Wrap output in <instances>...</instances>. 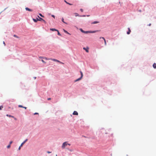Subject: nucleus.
<instances>
[{"instance_id": "37", "label": "nucleus", "mask_w": 156, "mask_h": 156, "mask_svg": "<svg viewBox=\"0 0 156 156\" xmlns=\"http://www.w3.org/2000/svg\"><path fill=\"white\" fill-rule=\"evenodd\" d=\"M47 153H49H49H50L51 152L49 151H47Z\"/></svg>"}, {"instance_id": "33", "label": "nucleus", "mask_w": 156, "mask_h": 156, "mask_svg": "<svg viewBox=\"0 0 156 156\" xmlns=\"http://www.w3.org/2000/svg\"><path fill=\"white\" fill-rule=\"evenodd\" d=\"M80 10L81 11V12H83V9H80Z\"/></svg>"}, {"instance_id": "10", "label": "nucleus", "mask_w": 156, "mask_h": 156, "mask_svg": "<svg viewBox=\"0 0 156 156\" xmlns=\"http://www.w3.org/2000/svg\"><path fill=\"white\" fill-rule=\"evenodd\" d=\"M96 32V31H88V32H86V33H94Z\"/></svg>"}, {"instance_id": "44", "label": "nucleus", "mask_w": 156, "mask_h": 156, "mask_svg": "<svg viewBox=\"0 0 156 156\" xmlns=\"http://www.w3.org/2000/svg\"><path fill=\"white\" fill-rule=\"evenodd\" d=\"M56 156H57V154L56 155Z\"/></svg>"}, {"instance_id": "39", "label": "nucleus", "mask_w": 156, "mask_h": 156, "mask_svg": "<svg viewBox=\"0 0 156 156\" xmlns=\"http://www.w3.org/2000/svg\"><path fill=\"white\" fill-rule=\"evenodd\" d=\"M50 99H51V98H48V100H50Z\"/></svg>"}, {"instance_id": "12", "label": "nucleus", "mask_w": 156, "mask_h": 156, "mask_svg": "<svg viewBox=\"0 0 156 156\" xmlns=\"http://www.w3.org/2000/svg\"><path fill=\"white\" fill-rule=\"evenodd\" d=\"M82 78V77H80V78H78V79H76V80H75V82H76L78 81H79L81 80V79Z\"/></svg>"}, {"instance_id": "13", "label": "nucleus", "mask_w": 156, "mask_h": 156, "mask_svg": "<svg viewBox=\"0 0 156 156\" xmlns=\"http://www.w3.org/2000/svg\"><path fill=\"white\" fill-rule=\"evenodd\" d=\"M18 107H19L23 108H24L25 109H27V107H23V106H22L21 105H18Z\"/></svg>"}, {"instance_id": "5", "label": "nucleus", "mask_w": 156, "mask_h": 156, "mask_svg": "<svg viewBox=\"0 0 156 156\" xmlns=\"http://www.w3.org/2000/svg\"><path fill=\"white\" fill-rule=\"evenodd\" d=\"M80 30L81 31V32H82L83 33H85V34H87V33H86V32H88V31H84L82 29H80Z\"/></svg>"}, {"instance_id": "40", "label": "nucleus", "mask_w": 156, "mask_h": 156, "mask_svg": "<svg viewBox=\"0 0 156 156\" xmlns=\"http://www.w3.org/2000/svg\"><path fill=\"white\" fill-rule=\"evenodd\" d=\"M83 16V17H85L86 16L85 15H83V16Z\"/></svg>"}, {"instance_id": "9", "label": "nucleus", "mask_w": 156, "mask_h": 156, "mask_svg": "<svg viewBox=\"0 0 156 156\" xmlns=\"http://www.w3.org/2000/svg\"><path fill=\"white\" fill-rule=\"evenodd\" d=\"M73 114V115H78V113L76 111H74Z\"/></svg>"}, {"instance_id": "42", "label": "nucleus", "mask_w": 156, "mask_h": 156, "mask_svg": "<svg viewBox=\"0 0 156 156\" xmlns=\"http://www.w3.org/2000/svg\"><path fill=\"white\" fill-rule=\"evenodd\" d=\"M90 16L89 15H87V16Z\"/></svg>"}, {"instance_id": "32", "label": "nucleus", "mask_w": 156, "mask_h": 156, "mask_svg": "<svg viewBox=\"0 0 156 156\" xmlns=\"http://www.w3.org/2000/svg\"><path fill=\"white\" fill-rule=\"evenodd\" d=\"M12 143V141H11L10 143H9V144L10 145Z\"/></svg>"}, {"instance_id": "16", "label": "nucleus", "mask_w": 156, "mask_h": 156, "mask_svg": "<svg viewBox=\"0 0 156 156\" xmlns=\"http://www.w3.org/2000/svg\"><path fill=\"white\" fill-rule=\"evenodd\" d=\"M50 30H52V31H58L56 29H54V28H51V29H50Z\"/></svg>"}, {"instance_id": "29", "label": "nucleus", "mask_w": 156, "mask_h": 156, "mask_svg": "<svg viewBox=\"0 0 156 156\" xmlns=\"http://www.w3.org/2000/svg\"><path fill=\"white\" fill-rule=\"evenodd\" d=\"M3 108L2 106H0V110H2V108Z\"/></svg>"}, {"instance_id": "28", "label": "nucleus", "mask_w": 156, "mask_h": 156, "mask_svg": "<svg viewBox=\"0 0 156 156\" xmlns=\"http://www.w3.org/2000/svg\"><path fill=\"white\" fill-rule=\"evenodd\" d=\"M39 15H40V16L43 17H44V16H43L41 14V13H40L39 14Z\"/></svg>"}, {"instance_id": "36", "label": "nucleus", "mask_w": 156, "mask_h": 156, "mask_svg": "<svg viewBox=\"0 0 156 156\" xmlns=\"http://www.w3.org/2000/svg\"><path fill=\"white\" fill-rule=\"evenodd\" d=\"M39 58H44V57H39Z\"/></svg>"}, {"instance_id": "35", "label": "nucleus", "mask_w": 156, "mask_h": 156, "mask_svg": "<svg viewBox=\"0 0 156 156\" xmlns=\"http://www.w3.org/2000/svg\"><path fill=\"white\" fill-rule=\"evenodd\" d=\"M34 115H36V114H38V113L36 112L34 113Z\"/></svg>"}, {"instance_id": "17", "label": "nucleus", "mask_w": 156, "mask_h": 156, "mask_svg": "<svg viewBox=\"0 0 156 156\" xmlns=\"http://www.w3.org/2000/svg\"><path fill=\"white\" fill-rule=\"evenodd\" d=\"M33 20L35 22H37V21H38V19L37 18L36 19H33Z\"/></svg>"}, {"instance_id": "7", "label": "nucleus", "mask_w": 156, "mask_h": 156, "mask_svg": "<svg viewBox=\"0 0 156 156\" xmlns=\"http://www.w3.org/2000/svg\"><path fill=\"white\" fill-rule=\"evenodd\" d=\"M25 9L26 10L30 12H32L33 11L32 10L29 9V8L27 7H26L25 8Z\"/></svg>"}, {"instance_id": "1", "label": "nucleus", "mask_w": 156, "mask_h": 156, "mask_svg": "<svg viewBox=\"0 0 156 156\" xmlns=\"http://www.w3.org/2000/svg\"><path fill=\"white\" fill-rule=\"evenodd\" d=\"M67 145L70 146V144L68 143L67 142H65L62 144V149H64L67 146Z\"/></svg>"}, {"instance_id": "34", "label": "nucleus", "mask_w": 156, "mask_h": 156, "mask_svg": "<svg viewBox=\"0 0 156 156\" xmlns=\"http://www.w3.org/2000/svg\"><path fill=\"white\" fill-rule=\"evenodd\" d=\"M3 44H4V46L5 45V42L4 41H3Z\"/></svg>"}, {"instance_id": "19", "label": "nucleus", "mask_w": 156, "mask_h": 156, "mask_svg": "<svg viewBox=\"0 0 156 156\" xmlns=\"http://www.w3.org/2000/svg\"><path fill=\"white\" fill-rule=\"evenodd\" d=\"M44 58L45 59L47 60H51L52 58H48L46 57Z\"/></svg>"}, {"instance_id": "20", "label": "nucleus", "mask_w": 156, "mask_h": 156, "mask_svg": "<svg viewBox=\"0 0 156 156\" xmlns=\"http://www.w3.org/2000/svg\"><path fill=\"white\" fill-rule=\"evenodd\" d=\"M62 22L63 23H66V24H67L64 21V19H63V18H62Z\"/></svg>"}, {"instance_id": "6", "label": "nucleus", "mask_w": 156, "mask_h": 156, "mask_svg": "<svg viewBox=\"0 0 156 156\" xmlns=\"http://www.w3.org/2000/svg\"><path fill=\"white\" fill-rule=\"evenodd\" d=\"M100 38H102L103 39L104 41V42H105V45H106V44H106V40H105V38L104 37H100Z\"/></svg>"}, {"instance_id": "2", "label": "nucleus", "mask_w": 156, "mask_h": 156, "mask_svg": "<svg viewBox=\"0 0 156 156\" xmlns=\"http://www.w3.org/2000/svg\"><path fill=\"white\" fill-rule=\"evenodd\" d=\"M28 140L27 139H26L25 141H24L20 145V146L19 147L18 149L19 150H20V148L21 147H22L23 145Z\"/></svg>"}, {"instance_id": "25", "label": "nucleus", "mask_w": 156, "mask_h": 156, "mask_svg": "<svg viewBox=\"0 0 156 156\" xmlns=\"http://www.w3.org/2000/svg\"><path fill=\"white\" fill-rule=\"evenodd\" d=\"M6 115L7 116H9V117H12V118L13 117V116H12V115Z\"/></svg>"}, {"instance_id": "4", "label": "nucleus", "mask_w": 156, "mask_h": 156, "mask_svg": "<svg viewBox=\"0 0 156 156\" xmlns=\"http://www.w3.org/2000/svg\"><path fill=\"white\" fill-rule=\"evenodd\" d=\"M51 60L53 61H56V62H59L60 63H61V64H63V63L60 62L59 61V60H58L55 59H52V58Z\"/></svg>"}, {"instance_id": "11", "label": "nucleus", "mask_w": 156, "mask_h": 156, "mask_svg": "<svg viewBox=\"0 0 156 156\" xmlns=\"http://www.w3.org/2000/svg\"><path fill=\"white\" fill-rule=\"evenodd\" d=\"M99 23V21H95L92 23L91 24H94Z\"/></svg>"}, {"instance_id": "3", "label": "nucleus", "mask_w": 156, "mask_h": 156, "mask_svg": "<svg viewBox=\"0 0 156 156\" xmlns=\"http://www.w3.org/2000/svg\"><path fill=\"white\" fill-rule=\"evenodd\" d=\"M38 17L39 18V19H38V21H43L44 23H46V22L44 20V19H42V18L40 17L39 16H38Z\"/></svg>"}, {"instance_id": "21", "label": "nucleus", "mask_w": 156, "mask_h": 156, "mask_svg": "<svg viewBox=\"0 0 156 156\" xmlns=\"http://www.w3.org/2000/svg\"><path fill=\"white\" fill-rule=\"evenodd\" d=\"M65 2L66 3H67V4H69V5H72V4H70V3H68V2H67L66 0H65Z\"/></svg>"}, {"instance_id": "26", "label": "nucleus", "mask_w": 156, "mask_h": 156, "mask_svg": "<svg viewBox=\"0 0 156 156\" xmlns=\"http://www.w3.org/2000/svg\"><path fill=\"white\" fill-rule=\"evenodd\" d=\"M10 147V145L9 144V145L7 146V148H9Z\"/></svg>"}, {"instance_id": "23", "label": "nucleus", "mask_w": 156, "mask_h": 156, "mask_svg": "<svg viewBox=\"0 0 156 156\" xmlns=\"http://www.w3.org/2000/svg\"><path fill=\"white\" fill-rule=\"evenodd\" d=\"M57 31L58 32V35H59V36H61V34H60L59 33L58 30V31Z\"/></svg>"}, {"instance_id": "18", "label": "nucleus", "mask_w": 156, "mask_h": 156, "mask_svg": "<svg viewBox=\"0 0 156 156\" xmlns=\"http://www.w3.org/2000/svg\"><path fill=\"white\" fill-rule=\"evenodd\" d=\"M153 66L154 68V69H156V64L155 63H154L153 65Z\"/></svg>"}, {"instance_id": "27", "label": "nucleus", "mask_w": 156, "mask_h": 156, "mask_svg": "<svg viewBox=\"0 0 156 156\" xmlns=\"http://www.w3.org/2000/svg\"><path fill=\"white\" fill-rule=\"evenodd\" d=\"M75 16H79V14L77 13H75Z\"/></svg>"}, {"instance_id": "8", "label": "nucleus", "mask_w": 156, "mask_h": 156, "mask_svg": "<svg viewBox=\"0 0 156 156\" xmlns=\"http://www.w3.org/2000/svg\"><path fill=\"white\" fill-rule=\"evenodd\" d=\"M83 49L85 50L87 52H89V50H88L89 48H85L84 47V48H83Z\"/></svg>"}, {"instance_id": "24", "label": "nucleus", "mask_w": 156, "mask_h": 156, "mask_svg": "<svg viewBox=\"0 0 156 156\" xmlns=\"http://www.w3.org/2000/svg\"><path fill=\"white\" fill-rule=\"evenodd\" d=\"M13 36H14V37H16L17 38H19V37L18 36H17V35H13Z\"/></svg>"}, {"instance_id": "43", "label": "nucleus", "mask_w": 156, "mask_h": 156, "mask_svg": "<svg viewBox=\"0 0 156 156\" xmlns=\"http://www.w3.org/2000/svg\"><path fill=\"white\" fill-rule=\"evenodd\" d=\"M36 78V77H34V79H35Z\"/></svg>"}, {"instance_id": "30", "label": "nucleus", "mask_w": 156, "mask_h": 156, "mask_svg": "<svg viewBox=\"0 0 156 156\" xmlns=\"http://www.w3.org/2000/svg\"><path fill=\"white\" fill-rule=\"evenodd\" d=\"M41 61H42V62L43 63H46V62H45V61H44V60H41Z\"/></svg>"}, {"instance_id": "31", "label": "nucleus", "mask_w": 156, "mask_h": 156, "mask_svg": "<svg viewBox=\"0 0 156 156\" xmlns=\"http://www.w3.org/2000/svg\"><path fill=\"white\" fill-rule=\"evenodd\" d=\"M51 16L53 17L54 18H55V16L53 15H51Z\"/></svg>"}, {"instance_id": "22", "label": "nucleus", "mask_w": 156, "mask_h": 156, "mask_svg": "<svg viewBox=\"0 0 156 156\" xmlns=\"http://www.w3.org/2000/svg\"><path fill=\"white\" fill-rule=\"evenodd\" d=\"M80 73H81V75L80 77H81L82 78V77L83 76V73L81 71H80Z\"/></svg>"}, {"instance_id": "38", "label": "nucleus", "mask_w": 156, "mask_h": 156, "mask_svg": "<svg viewBox=\"0 0 156 156\" xmlns=\"http://www.w3.org/2000/svg\"><path fill=\"white\" fill-rule=\"evenodd\" d=\"M151 23H150L148 25V26H151Z\"/></svg>"}, {"instance_id": "15", "label": "nucleus", "mask_w": 156, "mask_h": 156, "mask_svg": "<svg viewBox=\"0 0 156 156\" xmlns=\"http://www.w3.org/2000/svg\"><path fill=\"white\" fill-rule=\"evenodd\" d=\"M63 30L65 33L68 34H69V35H70V34H69V32H68L66 30H65V29H63Z\"/></svg>"}, {"instance_id": "41", "label": "nucleus", "mask_w": 156, "mask_h": 156, "mask_svg": "<svg viewBox=\"0 0 156 156\" xmlns=\"http://www.w3.org/2000/svg\"><path fill=\"white\" fill-rule=\"evenodd\" d=\"M139 11L140 12H141V10H139Z\"/></svg>"}, {"instance_id": "14", "label": "nucleus", "mask_w": 156, "mask_h": 156, "mask_svg": "<svg viewBox=\"0 0 156 156\" xmlns=\"http://www.w3.org/2000/svg\"><path fill=\"white\" fill-rule=\"evenodd\" d=\"M128 31L127 32V33L128 34H130V33L131 32V30H130L129 28H128Z\"/></svg>"}]
</instances>
